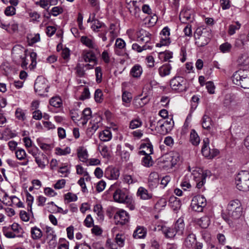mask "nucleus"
<instances>
[{
  "label": "nucleus",
  "mask_w": 249,
  "mask_h": 249,
  "mask_svg": "<svg viewBox=\"0 0 249 249\" xmlns=\"http://www.w3.org/2000/svg\"><path fill=\"white\" fill-rule=\"evenodd\" d=\"M103 92L100 89H97L94 93V99L96 102L101 103L103 100Z\"/></svg>",
  "instance_id": "nucleus-58"
},
{
  "label": "nucleus",
  "mask_w": 249,
  "mask_h": 249,
  "mask_svg": "<svg viewBox=\"0 0 249 249\" xmlns=\"http://www.w3.org/2000/svg\"><path fill=\"white\" fill-rule=\"evenodd\" d=\"M130 2H132L133 6L132 8H128L130 13L135 17L138 18L139 17V13L140 12L141 10L139 5H137L138 3L137 1L130 0Z\"/></svg>",
  "instance_id": "nucleus-30"
},
{
  "label": "nucleus",
  "mask_w": 249,
  "mask_h": 249,
  "mask_svg": "<svg viewBox=\"0 0 249 249\" xmlns=\"http://www.w3.org/2000/svg\"><path fill=\"white\" fill-rule=\"evenodd\" d=\"M6 205L11 206H16L18 208L23 207V203L20 201L19 199L15 196H11L10 201L6 202Z\"/></svg>",
  "instance_id": "nucleus-29"
},
{
  "label": "nucleus",
  "mask_w": 249,
  "mask_h": 249,
  "mask_svg": "<svg viewBox=\"0 0 249 249\" xmlns=\"http://www.w3.org/2000/svg\"><path fill=\"white\" fill-rule=\"evenodd\" d=\"M55 154L57 155L65 156L71 153V150L70 147H66L64 149L60 147H56L55 149Z\"/></svg>",
  "instance_id": "nucleus-47"
},
{
  "label": "nucleus",
  "mask_w": 249,
  "mask_h": 249,
  "mask_svg": "<svg viewBox=\"0 0 249 249\" xmlns=\"http://www.w3.org/2000/svg\"><path fill=\"white\" fill-rule=\"evenodd\" d=\"M50 12L52 15L56 17L63 12V9L60 6H55L52 8Z\"/></svg>",
  "instance_id": "nucleus-60"
},
{
  "label": "nucleus",
  "mask_w": 249,
  "mask_h": 249,
  "mask_svg": "<svg viewBox=\"0 0 249 249\" xmlns=\"http://www.w3.org/2000/svg\"><path fill=\"white\" fill-rule=\"evenodd\" d=\"M91 117V110L90 108H86L82 112V117L81 119L83 120L82 122L83 124H85L87 123L88 120L90 119Z\"/></svg>",
  "instance_id": "nucleus-34"
},
{
  "label": "nucleus",
  "mask_w": 249,
  "mask_h": 249,
  "mask_svg": "<svg viewBox=\"0 0 249 249\" xmlns=\"http://www.w3.org/2000/svg\"><path fill=\"white\" fill-rule=\"evenodd\" d=\"M158 124H159V127L158 126L157 127H158L157 130L159 133L162 135L167 134L168 133V129L165 126V124L161 123L160 121L158 122Z\"/></svg>",
  "instance_id": "nucleus-62"
},
{
  "label": "nucleus",
  "mask_w": 249,
  "mask_h": 249,
  "mask_svg": "<svg viewBox=\"0 0 249 249\" xmlns=\"http://www.w3.org/2000/svg\"><path fill=\"white\" fill-rule=\"evenodd\" d=\"M132 95L131 94L127 91H124L122 94V100L125 103L124 106L126 107L129 106V104L131 101Z\"/></svg>",
  "instance_id": "nucleus-45"
},
{
  "label": "nucleus",
  "mask_w": 249,
  "mask_h": 249,
  "mask_svg": "<svg viewBox=\"0 0 249 249\" xmlns=\"http://www.w3.org/2000/svg\"><path fill=\"white\" fill-rule=\"evenodd\" d=\"M141 147L145 149L148 154H152L153 153V148L152 144L149 142V140L147 141V142L142 143L141 145Z\"/></svg>",
  "instance_id": "nucleus-53"
},
{
  "label": "nucleus",
  "mask_w": 249,
  "mask_h": 249,
  "mask_svg": "<svg viewBox=\"0 0 249 249\" xmlns=\"http://www.w3.org/2000/svg\"><path fill=\"white\" fill-rule=\"evenodd\" d=\"M237 188L242 191H249V172L241 171L238 173L235 178Z\"/></svg>",
  "instance_id": "nucleus-4"
},
{
  "label": "nucleus",
  "mask_w": 249,
  "mask_h": 249,
  "mask_svg": "<svg viewBox=\"0 0 249 249\" xmlns=\"http://www.w3.org/2000/svg\"><path fill=\"white\" fill-rule=\"evenodd\" d=\"M81 43L89 48V49H97V46L95 44L93 39L90 38L87 36H82L80 39Z\"/></svg>",
  "instance_id": "nucleus-19"
},
{
  "label": "nucleus",
  "mask_w": 249,
  "mask_h": 249,
  "mask_svg": "<svg viewBox=\"0 0 249 249\" xmlns=\"http://www.w3.org/2000/svg\"><path fill=\"white\" fill-rule=\"evenodd\" d=\"M137 196L142 200H149L152 198L153 194L143 187H140L137 192Z\"/></svg>",
  "instance_id": "nucleus-14"
},
{
  "label": "nucleus",
  "mask_w": 249,
  "mask_h": 249,
  "mask_svg": "<svg viewBox=\"0 0 249 249\" xmlns=\"http://www.w3.org/2000/svg\"><path fill=\"white\" fill-rule=\"evenodd\" d=\"M159 56L160 59L164 61H166L172 58L173 53L169 51H165L164 52H160L159 53Z\"/></svg>",
  "instance_id": "nucleus-44"
},
{
  "label": "nucleus",
  "mask_w": 249,
  "mask_h": 249,
  "mask_svg": "<svg viewBox=\"0 0 249 249\" xmlns=\"http://www.w3.org/2000/svg\"><path fill=\"white\" fill-rule=\"evenodd\" d=\"M16 117L21 121H24L26 119L24 111L20 108H18L15 111Z\"/></svg>",
  "instance_id": "nucleus-56"
},
{
  "label": "nucleus",
  "mask_w": 249,
  "mask_h": 249,
  "mask_svg": "<svg viewBox=\"0 0 249 249\" xmlns=\"http://www.w3.org/2000/svg\"><path fill=\"white\" fill-rule=\"evenodd\" d=\"M105 175L111 179H117L120 176V171L117 168H108Z\"/></svg>",
  "instance_id": "nucleus-23"
},
{
  "label": "nucleus",
  "mask_w": 249,
  "mask_h": 249,
  "mask_svg": "<svg viewBox=\"0 0 249 249\" xmlns=\"http://www.w3.org/2000/svg\"><path fill=\"white\" fill-rule=\"evenodd\" d=\"M9 227L14 233H16V234H19V237L21 236L23 230L18 224L14 223Z\"/></svg>",
  "instance_id": "nucleus-51"
},
{
  "label": "nucleus",
  "mask_w": 249,
  "mask_h": 249,
  "mask_svg": "<svg viewBox=\"0 0 249 249\" xmlns=\"http://www.w3.org/2000/svg\"><path fill=\"white\" fill-rule=\"evenodd\" d=\"M115 223L117 225H123L129 221V214L124 210L117 211L114 216Z\"/></svg>",
  "instance_id": "nucleus-10"
},
{
  "label": "nucleus",
  "mask_w": 249,
  "mask_h": 249,
  "mask_svg": "<svg viewBox=\"0 0 249 249\" xmlns=\"http://www.w3.org/2000/svg\"><path fill=\"white\" fill-rule=\"evenodd\" d=\"M137 41L144 43H148L151 40V34L143 29L140 30L137 33Z\"/></svg>",
  "instance_id": "nucleus-13"
},
{
  "label": "nucleus",
  "mask_w": 249,
  "mask_h": 249,
  "mask_svg": "<svg viewBox=\"0 0 249 249\" xmlns=\"http://www.w3.org/2000/svg\"><path fill=\"white\" fill-rule=\"evenodd\" d=\"M179 19L183 23L191 22L194 20V16L189 10L182 11L180 13Z\"/></svg>",
  "instance_id": "nucleus-15"
},
{
  "label": "nucleus",
  "mask_w": 249,
  "mask_h": 249,
  "mask_svg": "<svg viewBox=\"0 0 249 249\" xmlns=\"http://www.w3.org/2000/svg\"><path fill=\"white\" fill-rule=\"evenodd\" d=\"M227 211L228 217L222 215L223 218L226 221L231 220H237L244 215L243 208L240 200L235 199L230 201L227 207Z\"/></svg>",
  "instance_id": "nucleus-1"
},
{
  "label": "nucleus",
  "mask_w": 249,
  "mask_h": 249,
  "mask_svg": "<svg viewBox=\"0 0 249 249\" xmlns=\"http://www.w3.org/2000/svg\"><path fill=\"white\" fill-rule=\"evenodd\" d=\"M195 37L196 39V44L199 47H204L210 41V38L207 37L204 35H201L197 39L196 36H195Z\"/></svg>",
  "instance_id": "nucleus-28"
},
{
  "label": "nucleus",
  "mask_w": 249,
  "mask_h": 249,
  "mask_svg": "<svg viewBox=\"0 0 249 249\" xmlns=\"http://www.w3.org/2000/svg\"><path fill=\"white\" fill-rule=\"evenodd\" d=\"M48 89L47 80L42 76H38L34 84L35 93L37 95L42 96L48 91Z\"/></svg>",
  "instance_id": "nucleus-5"
},
{
  "label": "nucleus",
  "mask_w": 249,
  "mask_h": 249,
  "mask_svg": "<svg viewBox=\"0 0 249 249\" xmlns=\"http://www.w3.org/2000/svg\"><path fill=\"white\" fill-rule=\"evenodd\" d=\"M3 234L7 238H12L16 237H19V234H16L12 231L10 227H4L2 228Z\"/></svg>",
  "instance_id": "nucleus-35"
},
{
  "label": "nucleus",
  "mask_w": 249,
  "mask_h": 249,
  "mask_svg": "<svg viewBox=\"0 0 249 249\" xmlns=\"http://www.w3.org/2000/svg\"><path fill=\"white\" fill-rule=\"evenodd\" d=\"M239 65L249 66V56L247 53L241 54L237 60Z\"/></svg>",
  "instance_id": "nucleus-38"
},
{
  "label": "nucleus",
  "mask_w": 249,
  "mask_h": 249,
  "mask_svg": "<svg viewBox=\"0 0 249 249\" xmlns=\"http://www.w3.org/2000/svg\"><path fill=\"white\" fill-rule=\"evenodd\" d=\"M211 118L207 115H204L202 122L203 128L207 130H210L211 129Z\"/></svg>",
  "instance_id": "nucleus-41"
},
{
  "label": "nucleus",
  "mask_w": 249,
  "mask_h": 249,
  "mask_svg": "<svg viewBox=\"0 0 249 249\" xmlns=\"http://www.w3.org/2000/svg\"><path fill=\"white\" fill-rule=\"evenodd\" d=\"M22 195L26 197V202L28 205V210L31 211V195L27 190H24L22 192Z\"/></svg>",
  "instance_id": "nucleus-54"
},
{
  "label": "nucleus",
  "mask_w": 249,
  "mask_h": 249,
  "mask_svg": "<svg viewBox=\"0 0 249 249\" xmlns=\"http://www.w3.org/2000/svg\"><path fill=\"white\" fill-rule=\"evenodd\" d=\"M116 152L120 155L121 159L125 161H127L130 157V154L126 150L122 151V146L118 144L116 147Z\"/></svg>",
  "instance_id": "nucleus-33"
},
{
  "label": "nucleus",
  "mask_w": 249,
  "mask_h": 249,
  "mask_svg": "<svg viewBox=\"0 0 249 249\" xmlns=\"http://www.w3.org/2000/svg\"><path fill=\"white\" fill-rule=\"evenodd\" d=\"M32 155L35 157V161L37 164L38 166L41 169L45 168V161L47 160V158L46 156L43 153H39L38 155L33 154Z\"/></svg>",
  "instance_id": "nucleus-24"
},
{
  "label": "nucleus",
  "mask_w": 249,
  "mask_h": 249,
  "mask_svg": "<svg viewBox=\"0 0 249 249\" xmlns=\"http://www.w3.org/2000/svg\"><path fill=\"white\" fill-rule=\"evenodd\" d=\"M184 245L188 249H202L203 248L202 243L197 242L196 235L193 233L188 234L184 241Z\"/></svg>",
  "instance_id": "nucleus-8"
},
{
  "label": "nucleus",
  "mask_w": 249,
  "mask_h": 249,
  "mask_svg": "<svg viewBox=\"0 0 249 249\" xmlns=\"http://www.w3.org/2000/svg\"><path fill=\"white\" fill-rule=\"evenodd\" d=\"M209 140L208 139H205L203 140V145L201 149V152L203 156L205 157H209L210 156L211 149L208 146Z\"/></svg>",
  "instance_id": "nucleus-40"
},
{
  "label": "nucleus",
  "mask_w": 249,
  "mask_h": 249,
  "mask_svg": "<svg viewBox=\"0 0 249 249\" xmlns=\"http://www.w3.org/2000/svg\"><path fill=\"white\" fill-rule=\"evenodd\" d=\"M241 27V24L238 21H236L234 23L229 26L228 33L229 35L232 36L234 35L237 30H238Z\"/></svg>",
  "instance_id": "nucleus-36"
},
{
  "label": "nucleus",
  "mask_w": 249,
  "mask_h": 249,
  "mask_svg": "<svg viewBox=\"0 0 249 249\" xmlns=\"http://www.w3.org/2000/svg\"><path fill=\"white\" fill-rule=\"evenodd\" d=\"M42 233L40 229L36 227L32 228V238L37 239L41 238Z\"/></svg>",
  "instance_id": "nucleus-55"
},
{
  "label": "nucleus",
  "mask_w": 249,
  "mask_h": 249,
  "mask_svg": "<svg viewBox=\"0 0 249 249\" xmlns=\"http://www.w3.org/2000/svg\"><path fill=\"white\" fill-rule=\"evenodd\" d=\"M99 137L101 141L108 142L111 139L112 134L110 130L105 129L100 133Z\"/></svg>",
  "instance_id": "nucleus-31"
},
{
  "label": "nucleus",
  "mask_w": 249,
  "mask_h": 249,
  "mask_svg": "<svg viewBox=\"0 0 249 249\" xmlns=\"http://www.w3.org/2000/svg\"><path fill=\"white\" fill-rule=\"evenodd\" d=\"M83 58L86 62H94L96 61V57L94 52L90 50L83 51Z\"/></svg>",
  "instance_id": "nucleus-21"
},
{
  "label": "nucleus",
  "mask_w": 249,
  "mask_h": 249,
  "mask_svg": "<svg viewBox=\"0 0 249 249\" xmlns=\"http://www.w3.org/2000/svg\"><path fill=\"white\" fill-rule=\"evenodd\" d=\"M172 66L169 63H166L159 68L158 71L161 77H164L170 73Z\"/></svg>",
  "instance_id": "nucleus-26"
},
{
  "label": "nucleus",
  "mask_w": 249,
  "mask_h": 249,
  "mask_svg": "<svg viewBox=\"0 0 249 249\" xmlns=\"http://www.w3.org/2000/svg\"><path fill=\"white\" fill-rule=\"evenodd\" d=\"M76 72L77 75L80 77H82L85 74V71L84 70V65L78 64L75 67Z\"/></svg>",
  "instance_id": "nucleus-52"
},
{
  "label": "nucleus",
  "mask_w": 249,
  "mask_h": 249,
  "mask_svg": "<svg viewBox=\"0 0 249 249\" xmlns=\"http://www.w3.org/2000/svg\"><path fill=\"white\" fill-rule=\"evenodd\" d=\"M151 154L146 155V156L143 157L142 163L143 165L146 167H150L152 165L153 161L152 160Z\"/></svg>",
  "instance_id": "nucleus-48"
},
{
  "label": "nucleus",
  "mask_w": 249,
  "mask_h": 249,
  "mask_svg": "<svg viewBox=\"0 0 249 249\" xmlns=\"http://www.w3.org/2000/svg\"><path fill=\"white\" fill-rule=\"evenodd\" d=\"M147 234V230L143 226H138L134 231L133 236L135 239L144 238Z\"/></svg>",
  "instance_id": "nucleus-18"
},
{
  "label": "nucleus",
  "mask_w": 249,
  "mask_h": 249,
  "mask_svg": "<svg viewBox=\"0 0 249 249\" xmlns=\"http://www.w3.org/2000/svg\"><path fill=\"white\" fill-rule=\"evenodd\" d=\"M192 174L194 179L196 183L197 188L200 189L205 184L206 178L211 176V172L209 170L201 171V173L194 170Z\"/></svg>",
  "instance_id": "nucleus-6"
},
{
  "label": "nucleus",
  "mask_w": 249,
  "mask_h": 249,
  "mask_svg": "<svg viewBox=\"0 0 249 249\" xmlns=\"http://www.w3.org/2000/svg\"><path fill=\"white\" fill-rule=\"evenodd\" d=\"M101 118L100 117H97L95 120L90 122L91 126L88 127L86 131V133L89 137H91L95 132L99 128L101 125Z\"/></svg>",
  "instance_id": "nucleus-12"
},
{
  "label": "nucleus",
  "mask_w": 249,
  "mask_h": 249,
  "mask_svg": "<svg viewBox=\"0 0 249 249\" xmlns=\"http://www.w3.org/2000/svg\"><path fill=\"white\" fill-rule=\"evenodd\" d=\"M123 181L125 183L130 184L137 182V180L135 178L129 175H124L123 176Z\"/></svg>",
  "instance_id": "nucleus-64"
},
{
  "label": "nucleus",
  "mask_w": 249,
  "mask_h": 249,
  "mask_svg": "<svg viewBox=\"0 0 249 249\" xmlns=\"http://www.w3.org/2000/svg\"><path fill=\"white\" fill-rule=\"evenodd\" d=\"M233 83L244 89H249V71L247 70H239L232 76Z\"/></svg>",
  "instance_id": "nucleus-2"
},
{
  "label": "nucleus",
  "mask_w": 249,
  "mask_h": 249,
  "mask_svg": "<svg viewBox=\"0 0 249 249\" xmlns=\"http://www.w3.org/2000/svg\"><path fill=\"white\" fill-rule=\"evenodd\" d=\"M47 239L48 240V245L50 248H54L57 245L56 235L54 231L51 227L47 228Z\"/></svg>",
  "instance_id": "nucleus-11"
},
{
  "label": "nucleus",
  "mask_w": 249,
  "mask_h": 249,
  "mask_svg": "<svg viewBox=\"0 0 249 249\" xmlns=\"http://www.w3.org/2000/svg\"><path fill=\"white\" fill-rule=\"evenodd\" d=\"M170 86L175 92L180 93L186 91L188 89L187 80L182 76H175L170 81Z\"/></svg>",
  "instance_id": "nucleus-3"
},
{
  "label": "nucleus",
  "mask_w": 249,
  "mask_h": 249,
  "mask_svg": "<svg viewBox=\"0 0 249 249\" xmlns=\"http://www.w3.org/2000/svg\"><path fill=\"white\" fill-rule=\"evenodd\" d=\"M185 224L184 220L182 218H179L176 221V223L173 226L175 230L179 235L182 234L184 230Z\"/></svg>",
  "instance_id": "nucleus-25"
},
{
  "label": "nucleus",
  "mask_w": 249,
  "mask_h": 249,
  "mask_svg": "<svg viewBox=\"0 0 249 249\" xmlns=\"http://www.w3.org/2000/svg\"><path fill=\"white\" fill-rule=\"evenodd\" d=\"M206 205V199L201 195H197L193 197L191 206L193 210L200 212L203 210V208Z\"/></svg>",
  "instance_id": "nucleus-7"
},
{
  "label": "nucleus",
  "mask_w": 249,
  "mask_h": 249,
  "mask_svg": "<svg viewBox=\"0 0 249 249\" xmlns=\"http://www.w3.org/2000/svg\"><path fill=\"white\" fill-rule=\"evenodd\" d=\"M16 155L18 160H22L25 158L26 156V154L24 149L18 148L16 152Z\"/></svg>",
  "instance_id": "nucleus-63"
},
{
  "label": "nucleus",
  "mask_w": 249,
  "mask_h": 249,
  "mask_svg": "<svg viewBox=\"0 0 249 249\" xmlns=\"http://www.w3.org/2000/svg\"><path fill=\"white\" fill-rule=\"evenodd\" d=\"M125 46L124 41L120 38H118L115 44V53L118 55H122V54L119 50L124 49Z\"/></svg>",
  "instance_id": "nucleus-27"
},
{
  "label": "nucleus",
  "mask_w": 249,
  "mask_h": 249,
  "mask_svg": "<svg viewBox=\"0 0 249 249\" xmlns=\"http://www.w3.org/2000/svg\"><path fill=\"white\" fill-rule=\"evenodd\" d=\"M169 205L174 211H178L180 209L181 206L180 199L175 196L170 197Z\"/></svg>",
  "instance_id": "nucleus-17"
},
{
  "label": "nucleus",
  "mask_w": 249,
  "mask_h": 249,
  "mask_svg": "<svg viewBox=\"0 0 249 249\" xmlns=\"http://www.w3.org/2000/svg\"><path fill=\"white\" fill-rule=\"evenodd\" d=\"M198 222L202 228L205 229L209 226L210 220L209 217L203 216L199 220Z\"/></svg>",
  "instance_id": "nucleus-46"
},
{
  "label": "nucleus",
  "mask_w": 249,
  "mask_h": 249,
  "mask_svg": "<svg viewBox=\"0 0 249 249\" xmlns=\"http://www.w3.org/2000/svg\"><path fill=\"white\" fill-rule=\"evenodd\" d=\"M101 155L104 158L108 159L110 157V153L108 150V148L107 146L103 145L101 146V149L100 150Z\"/></svg>",
  "instance_id": "nucleus-61"
},
{
  "label": "nucleus",
  "mask_w": 249,
  "mask_h": 249,
  "mask_svg": "<svg viewBox=\"0 0 249 249\" xmlns=\"http://www.w3.org/2000/svg\"><path fill=\"white\" fill-rule=\"evenodd\" d=\"M163 232L167 238H173L176 234H178L173 227L165 228L163 230Z\"/></svg>",
  "instance_id": "nucleus-42"
},
{
  "label": "nucleus",
  "mask_w": 249,
  "mask_h": 249,
  "mask_svg": "<svg viewBox=\"0 0 249 249\" xmlns=\"http://www.w3.org/2000/svg\"><path fill=\"white\" fill-rule=\"evenodd\" d=\"M232 46L231 45L228 43L225 42L224 43L222 44L219 47V50L221 52L223 53H229L230 52Z\"/></svg>",
  "instance_id": "nucleus-57"
},
{
  "label": "nucleus",
  "mask_w": 249,
  "mask_h": 249,
  "mask_svg": "<svg viewBox=\"0 0 249 249\" xmlns=\"http://www.w3.org/2000/svg\"><path fill=\"white\" fill-rule=\"evenodd\" d=\"M120 247H122L124 245V236L123 234H117L115 237V242Z\"/></svg>",
  "instance_id": "nucleus-59"
},
{
  "label": "nucleus",
  "mask_w": 249,
  "mask_h": 249,
  "mask_svg": "<svg viewBox=\"0 0 249 249\" xmlns=\"http://www.w3.org/2000/svg\"><path fill=\"white\" fill-rule=\"evenodd\" d=\"M130 196L128 192L124 189H117L113 193L114 201L120 203H124L127 200L129 201Z\"/></svg>",
  "instance_id": "nucleus-9"
},
{
  "label": "nucleus",
  "mask_w": 249,
  "mask_h": 249,
  "mask_svg": "<svg viewBox=\"0 0 249 249\" xmlns=\"http://www.w3.org/2000/svg\"><path fill=\"white\" fill-rule=\"evenodd\" d=\"M143 70L142 66L138 64L134 65L131 69L130 75L134 78H140L142 73Z\"/></svg>",
  "instance_id": "nucleus-22"
},
{
  "label": "nucleus",
  "mask_w": 249,
  "mask_h": 249,
  "mask_svg": "<svg viewBox=\"0 0 249 249\" xmlns=\"http://www.w3.org/2000/svg\"><path fill=\"white\" fill-rule=\"evenodd\" d=\"M142 122L139 118L133 119L130 121L129 124V128L134 129L140 127L142 125Z\"/></svg>",
  "instance_id": "nucleus-49"
},
{
  "label": "nucleus",
  "mask_w": 249,
  "mask_h": 249,
  "mask_svg": "<svg viewBox=\"0 0 249 249\" xmlns=\"http://www.w3.org/2000/svg\"><path fill=\"white\" fill-rule=\"evenodd\" d=\"M92 22L93 23L91 28L92 30L95 32L103 31L104 28H107L106 25L103 22H101L98 19L95 18V15H94L92 19Z\"/></svg>",
  "instance_id": "nucleus-16"
},
{
  "label": "nucleus",
  "mask_w": 249,
  "mask_h": 249,
  "mask_svg": "<svg viewBox=\"0 0 249 249\" xmlns=\"http://www.w3.org/2000/svg\"><path fill=\"white\" fill-rule=\"evenodd\" d=\"M50 104L53 107H60L62 105V100L59 97H53L50 100Z\"/></svg>",
  "instance_id": "nucleus-43"
},
{
  "label": "nucleus",
  "mask_w": 249,
  "mask_h": 249,
  "mask_svg": "<svg viewBox=\"0 0 249 249\" xmlns=\"http://www.w3.org/2000/svg\"><path fill=\"white\" fill-rule=\"evenodd\" d=\"M159 182V175L158 173L154 172L150 174L148 178V186L153 189L156 187Z\"/></svg>",
  "instance_id": "nucleus-20"
},
{
  "label": "nucleus",
  "mask_w": 249,
  "mask_h": 249,
  "mask_svg": "<svg viewBox=\"0 0 249 249\" xmlns=\"http://www.w3.org/2000/svg\"><path fill=\"white\" fill-rule=\"evenodd\" d=\"M171 43L169 36H161L160 43L156 44L157 47H161L162 46L169 45Z\"/></svg>",
  "instance_id": "nucleus-50"
},
{
  "label": "nucleus",
  "mask_w": 249,
  "mask_h": 249,
  "mask_svg": "<svg viewBox=\"0 0 249 249\" xmlns=\"http://www.w3.org/2000/svg\"><path fill=\"white\" fill-rule=\"evenodd\" d=\"M234 103V96L231 94H227L225 95L223 100L224 107L230 108L232 103Z\"/></svg>",
  "instance_id": "nucleus-32"
},
{
  "label": "nucleus",
  "mask_w": 249,
  "mask_h": 249,
  "mask_svg": "<svg viewBox=\"0 0 249 249\" xmlns=\"http://www.w3.org/2000/svg\"><path fill=\"white\" fill-rule=\"evenodd\" d=\"M78 157L79 160L83 162H86L88 160V154L87 150L86 149L81 148L78 150L77 152Z\"/></svg>",
  "instance_id": "nucleus-39"
},
{
  "label": "nucleus",
  "mask_w": 249,
  "mask_h": 249,
  "mask_svg": "<svg viewBox=\"0 0 249 249\" xmlns=\"http://www.w3.org/2000/svg\"><path fill=\"white\" fill-rule=\"evenodd\" d=\"M190 142L194 145H197L200 142V138L196 131L192 129L190 133Z\"/></svg>",
  "instance_id": "nucleus-37"
}]
</instances>
